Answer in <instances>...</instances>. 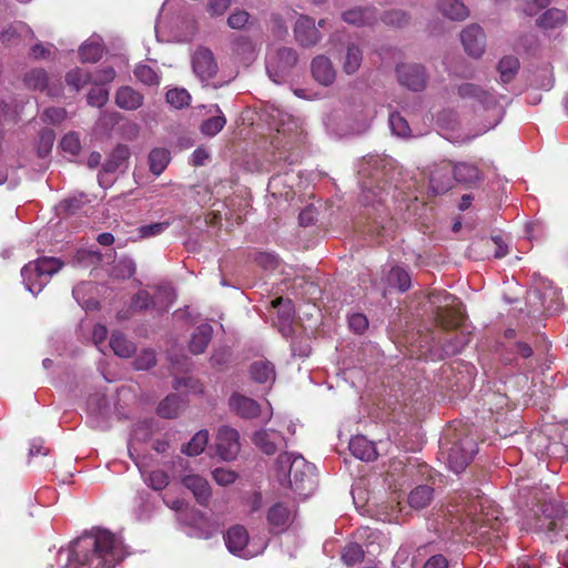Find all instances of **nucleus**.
<instances>
[{
  "label": "nucleus",
  "mask_w": 568,
  "mask_h": 568,
  "mask_svg": "<svg viewBox=\"0 0 568 568\" xmlns=\"http://www.w3.org/2000/svg\"><path fill=\"white\" fill-rule=\"evenodd\" d=\"M343 20L356 27L371 26L377 21V11L372 7L351 9L343 13Z\"/></svg>",
  "instance_id": "obj_24"
},
{
  "label": "nucleus",
  "mask_w": 568,
  "mask_h": 568,
  "mask_svg": "<svg viewBox=\"0 0 568 568\" xmlns=\"http://www.w3.org/2000/svg\"><path fill=\"white\" fill-rule=\"evenodd\" d=\"M102 52L101 45L97 42L85 43L79 49V55L83 62L94 63L99 61L102 57Z\"/></svg>",
  "instance_id": "obj_48"
},
{
  "label": "nucleus",
  "mask_w": 568,
  "mask_h": 568,
  "mask_svg": "<svg viewBox=\"0 0 568 568\" xmlns=\"http://www.w3.org/2000/svg\"><path fill=\"white\" fill-rule=\"evenodd\" d=\"M498 72L503 83H509L519 69V60L514 55L504 57L498 63Z\"/></svg>",
  "instance_id": "obj_37"
},
{
  "label": "nucleus",
  "mask_w": 568,
  "mask_h": 568,
  "mask_svg": "<svg viewBox=\"0 0 568 568\" xmlns=\"http://www.w3.org/2000/svg\"><path fill=\"white\" fill-rule=\"evenodd\" d=\"M173 387L176 390L185 388L187 390V393H192V394H200L203 392V387H202V384L200 383V381L194 377H191V376L175 378L174 383H173Z\"/></svg>",
  "instance_id": "obj_53"
},
{
  "label": "nucleus",
  "mask_w": 568,
  "mask_h": 568,
  "mask_svg": "<svg viewBox=\"0 0 568 568\" xmlns=\"http://www.w3.org/2000/svg\"><path fill=\"white\" fill-rule=\"evenodd\" d=\"M248 23V12L236 10L227 18V26L232 29L241 30Z\"/></svg>",
  "instance_id": "obj_61"
},
{
  "label": "nucleus",
  "mask_w": 568,
  "mask_h": 568,
  "mask_svg": "<svg viewBox=\"0 0 568 568\" xmlns=\"http://www.w3.org/2000/svg\"><path fill=\"white\" fill-rule=\"evenodd\" d=\"M109 99V91L102 85L93 87L87 97L88 103L92 106L101 108L103 106Z\"/></svg>",
  "instance_id": "obj_51"
},
{
  "label": "nucleus",
  "mask_w": 568,
  "mask_h": 568,
  "mask_svg": "<svg viewBox=\"0 0 568 568\" xmlns=\"http://www.w3.org/2000/svg\"><path fill=\"white\" fill-rule=\"evenodd\" d=\"M156 358L152 349L142 351L139 356L134 359V367L138 371H146L155 366Z\"/></svg>",
  "instance_id": "obj_57"
},
{
  "label": "nucleus",
  "mask_w": 568,
  "mask_h": 568,
  "mask_svg": "<svg viewBox=\"0 0 568 568\" xmlns=\"http://www.w3.org/2000/svg\"><path fill=\"white\" fill-rule=\"evenodd\" d=\"M110 347L119 357L129 358L135 353V345L123 333L113 332L110 337Z\"/></svg>",
  "instance_id": "obj_30"
},
{
  "label": "nucleus",
  "mask_w": 568,
  "mask_h": 568,
  "mask_svg": "<svg viewBox=\"0 0 568 568\" xmlns=\"http://www.w3.org/2000/svg\"><path fill=\"white\" fill-rule=\"evenodd\" d=\"M213 328L210 324H201L199 325L190 341V352L194 355H199L205 352L209 343L212 339Z\"/></svg>",
  "instance_id": "obj_27"
},
{
  "label": "nucleus",
  "mask_w": 568,
  "mask_h": 568,
  "mask_svg": "<svg viewBox=\"0 0 568 568\" xmlns=\"http://www.w3.org/2000/svg\"><path fill=\"white\" fill-rule=\"evenodd\" d=\"M272 417V406L268 400L256 402L251 399V419H258L261 423L270 420Z\"/></svg>",
  "instance_id": "obj_46"
},
{
  "label": "nucleus",
  "mask_w": 568,
  "mask_h": 568,
  "mask_svg": "<svg viewBox=\"0 0 568 568\" xmlns=\"http://www.w3.org/2000/svg\"><path fill=\"white\" fill-rule=\"evenodd\" d=\"M387 194L385 183L381 185L379 182L374 179L362 182L361 201L364 205L382 203L386 200Z\"/></svg>",
  "instance_id": "obj_23"
},
{
  "label": "nucleus",
  "mask_w": 568,
  "mask_h": 568,
  "mask_svg": "<svg viewBox=\"0 0 568 568\" xmlns=\"http://www.w3.org/2000/svg\"><path fill=\"white\" fill-rule=\"evenodd\" d=\"M408 20L409 18L407 13L403 10H392L383 16V21L386 24L395 27H403L408 22Z\"/></svg>",
  "instance_id": "obj_59"
},
{
  "label": "nucleus",
  "mask_w": 568,
  "mask_h": 568,
  "mask_svg": "<svg viewBox=\"0 0 568 568\" xmlns=\"http://www.w3.org/2000/svg\"><path fill=\"white\" fill-rule=\"evenodd\" d=\"M389 125L394 134L405 138L410 134V128L405 118H403L398 112H393L389 114Z\"/></svg>",
  "instance_id": "obj_49"
},
{
  "label": "nucleus",
  "mask_w": 568,
  "mask_h": 568,
  "mask_svg": "<svg viewBox=\"0 0 568 568\" xmlns=\"http://www.w3.org/2000/svg\"><path fill=\"white\" fill-rule=\"evenodd\" d=\"M93 77L84 69L75 68L65 75V82L75 91L81 90L84 85L93 82Z\"/></svg>",
  "instance_id": "obj_41"
},
{
  "label": "nucleus",
  "mask_w": 568,
  "mask_h": 568,
  "mask_svg": "<svg viewBox=\"0 0 568 568\" xmlns=\"http://www.w3.org/2000/svg\"><path fill=\"white\" fill-rule=\"evenodd\" d=\"M485 33L477 24H470L460 33L465 51L474 58H479L485 50Z\"/></svg>",
  "instance_id": "obj_16"
},
{
  "label": "nucleus",
  "mask_w": 568,
  "mask_h": 568,
  "mask_svg": "<svg viewBox=\"0 0 568 568\" xmlns=\"http://www.w3.org/2000/svg\"><path fill=\"white\" fill-rule=\"evenodd\" d=\"M181 408V397L176 394H170L158 405L156 413L163 418H175L179 416Z\"/></svg>",
  "instance_id": "obj_34"
},
{
  "label": "nucleus",
  "mask_w": 568,
  "mask_h": 568,
  "mask_svg": "<svg viewBox=\"0 0 568 568\" xmlns=\"http://www.w3.org/2000/svg\"><path fill=\"white\" fill-rule=\"evenodd\" d=\"M363 62V52L358 45L355 43H349L346 47L345 54L342 58V68L343 71L352 75L356 73Z\"/></svg>",
  "instance_id": "obj_28"
},
{
  "label": "nucleus",
  "mask_w": 568,
  "mask_h": 568,
  "mask_svg": "<svg viewBox=\"0 0 568 568\" xmlns=\"http://www.w3.org/2000/svg\"><path fill=\"white\" fill-rule=\"evenodd\" d=\"M212 475L214 480L221 486L233 484L237 477L236 473L225 468H216Z\"/></svg>",
  "instance_id": "obj_63"
},
{
  "label": "nucleus",
  "mask_w": 568,
  "mask_h": 568,
  "mask_svg": "<svg viewBox=\"0 0 568 568\" xmlns=\"http://www.w3.org/2000/svg\"><path fill=\"white\" fill-rule=\"evenodd\" d=\"M216 452L224 460H232L240 452L239 434L235 429L224 426L216 435Z\"/></svg>",
  "instance_id": "obj_13"
},
{
  "label": "nucleus",
  "mask_w": 568,
  "mask_h": 568,
  "mask_svg": "<svg viewBox=\"0 0 568 568\" xmlns=\"http://www.w3.org/2000/svg\"><path fill=\"white\" fill-rule=\"evenodd\" d=\"M538 528L552 536L562 532L568 538V510L556 500L546 501L542 517L538 519Z\"/></svg>",
  "instance_id": "obj_6"
},
{
  "label": "nucleus",
  "mask_w": 568,
  "mask_h": 568,
  "mask_svg": "<svg viewBox=\"0 0 568 568\" xmlns=\"http://www.w3.org/2000/svg\"><path fill=\"white\" fill-rule=\"evenodd\" d=\"M311 72L314 80L324 87L333 84L336 79V70L332 61L322 54L312 60Z\"/></svg>",
  "instance_id": "obj_19"
},
{
  "label": "nucleus",
  "mask_w": 568,
  "mask_h": 568,
  "mask_svg": "<svg viewBox=\"0 0 568 568\" xmlns=\"http://www.w3.org/2000/svg\"><path fill=\"white\" fill-rule=\"evenodd\" d=\"M272 306L276 310L277 313V326L280 332L284 336H290L292 334V323L294 320L295 311L291 300L277 297L272 301Z\"/></svg>",
  "instance_id": "obj_18"
},
{
  "label": "nucleus",
  "mask_w": 568,
  "mask_h": 568,
  "mask_svg": "<svg viewBox=\"0 0 568 568\" xmlns=\"http://www.w3.org/2000/svg\"><path fill=\"white\" fill-rule=\"evenodd\" d=\"M364 558V550L361 545L351 542L346 545L342 551V560L347 566H354Z\"/></svg>",
  "instance_id": "obj_45"
},
{
  "label": "nucleus",
  "mask_w": 568,
  "mask_h": 568,
  "mask_svg": "<svg viewBox=\"0 0 568 568\" xmlns=\"http://www.w3.org/2000/svg\"><path fill=\"white\" fill-rule=\"evenodd\" d=\"M254 263L266 271L275 270L278 265V258L275 254L268 252H260L254 256Z\"/></svg>",
  "instance_id": "obj_58"
},
{
  "label": "nucleus",
  "mask_w": 568,
  "mask_h": 568,
  "mask_svg": "<svg viewBox=\"0 0 568 568\" xmlns=\"http://www.w3.org/2000/svg\"><path fill=\"white\" fill-rule=\"evenodd\" d=\"M28 88L43 91L48 85V73L44 69H32L24 75Z\"/></svg>",
  "instance_id": "obj_42"
},
{
  "label": "nucleus",
  "mask_w": 568,
  "mask_h": 568,
  "mask_svg": "<svg viewBox=\"0 0 568 568\" xmlns=\"http://www.w3.org/2000/svg\"><path fill=\"white\" fill-rule=\"evenodd\" d=\"M349 450L356 458L372 462L377 458V452L373 442L364 436H355L349 440Z\"/></svg>",
  "instance_id": "obj_26"
},
{
  "label": "nucleus",
  "mask_w": 568,
  "mask_h": 568,
  "mask_svg": "<svg viewBox=\"0 0 568 568\" xmlns=\"http://www.w3.org/2000/svg\"><path fill=\"white\" fill-rule=\"evenodd\" d=\"M136 271L135 262L130 257L121 258L114 266V273L116 277L130 278Z\"/></svg>",
  "instance_id": "obj_56"
},
{
  "label": "nucleus",
  "mask_w": 568,
  "mask_h": 568,
  "mask_svg": "<svg viewBox=\"0 0 568 568\" xmlns=\"http://www.w3.org/2000/svg\"><path fill=\"white\" fill-rule=\"evenodd\" d=\"M458 95L463 99H473L478 101L486 111H493L496 120L490 128H494L501 119L504 113L503 108L499 104L497 97L491 92L483 90L474 83H463L458 87Z\"/></svg>",
  "instance_id": "obj_8"
},
{
  "label": "nucleus",
  "mask_w": 568,
  "mask_h": 568,
  "mask_svg": "<svg viewBox=\"0 0 568 568\" xmlns=\"http://www.w3.org/2000/svg\"><path fill=\"white\" fill-rule=\"evenodd\" d=\"M434 497V489L427 485L417 486L408 496V504L414 509H423L429 505Z\"/></svg>",
  "instance_id": "obj_32"
},
{
  "label": "nucleus",
  "mask_w": 568,
  "mask_h": 568,
  "mask_svg": "<svg viewBox=\"0 0 568 568\" xmlns=\"http://www.w3.org/2000/svg\"><path fill=\"white\" fill-rule=\"evenodd\" d=\"M64 266V262L58 257L41 256L27 263L21 270V276L28 291L39 294Z\"/></svg>",
  "instance_id": "obj_3"
},
{
  "label": "nucleus",
  "mask_w": 568,
  "mask_h": 568,
  "mask_svg": "<svg viewBox=\"0 0 568 568\" xmlns=\"http://www.w3.org/2000/svg\"><path fill=\"white\" fill-rule=\"evenodd\" d=\"M225 544L227 549L237 556H245L244 551L248 544V532L243 526L231 527L225 536Z\"/></svg>",
  "instance_id": "obj_22"
},
{
  "label": "nucleus",
  "mask_w": 568,
  "mask_h": 568,
  "mask_svg": "<svg viewBox=\"0 0 568 568\" xmlns=\"http://www.w3.org/2000/svg\"><path fill=\"white\" fill-rule=\"evenodd\" d=\"M566 20V13L560 9H549L544 12L537 20V23L541 28L554 29L564 24Z\"/></svg>",
  "instance_id": "obj_39"
},
{
  "label": "nucleus",
  "mask_w": 568,
  "mask_h": 568,
  "mask_svg": "<svg viewBox=\"0 0 568 568\" xmlns=\"http://www.w3.org/2000/svg\"><path fill=\"white\" fill-rule=\"evenodd\" d=\"M439 11L450 20L460 21L468 17L467 7L459 0H440Z\"/></svg>",
  "instance_id": "obj_29"
},
{
  "label": "nucleus",
  "mask_w": 568,
  "mask_h": 568,
  "mask_svg": "<svg viewBox=\"0 0 568 568\" xmlns=\"http://www.w3.org/2000/svg\"><path fill=\"white\" fill-rule=\"evenodd\" d=\"M296 41L305 48L315 45L322 38L311 17L301 16L294 26Z\"/></svg>",
  "instance_id": "obj_15"
},
{
  "label": "nucleus",
  "mask_w": 568,
  "mask_h": 568,
  "mask_svg": "<svg viewBox=\"0 0 568 568\" xmlns=\"http://www.w3.org/2000/svg\"><path fill=\"white\" fill-rule=\"evenodd\" d=\"M454 168L449 162L435 165L430 172L429 185L434 193H445L453 186Z\"/></svg>",
  "instance_id": "obj_17"
},
{
  "label": "nucleus",
  "mask_w": 568,
  "mask_h": 568,
  "mask_svg": "<svg viewBox=\"0 0 568 568\" xmlns=\"http://www.w3.org/2000/svg\"><path fill=\"white\" fill-rule=\"evenodd\" d=\"M171 155L170 151L164 148H155L149 154L150 171L159 176L166 169L170 163Z\"/></svg>",
  "instance_id": "obj_33"
},
{
  "label": "nucleus",
  "mask_w": 568,
  "mask_h": 568,
  "mask_svg": "<svg viewBox=\"0 0 568 568\" xmlns=\"http://www.w3.org/2000/svg\"><path fill=\"white\" fill-rule=\"evenodd\" d=\"M60 146L63 152L69 153L71 155H77L81 151V143L79 135L74 132L67 133L61 142Z\"/></svg>",
  "instance_id": "obj_54"
},
{
  "label": "nucleus",
  "mask_w": 568,
  "mask_h": 568,
  "mask_svg": "<svg viewBox=\"0 0 568 568\" xmlns=\"http://www.w3.org/2000/svg\"><path fill=\"white\" fill-rule=\"evenodd\" d=\"M170 222H158L148 225H142L138 229L140 239H148L162 234L169 226Z\"/></svg>",
  "instance_id": "obj_55"
},
{
  "label": "nucleus",
  "mask_w": 568,
  "mask_h": 568,
  "mask_svg": "<svg viewBox=\"0 0 568 568\" xmlns=\"http://www.w3.org/2000/svg\"><path fill=\"white\" fill-rule=\"evenodd\" d=\"M217 112L220 114L212 115L201 123L200 131L203 135L215 136L226 124V119L220 109H217Z\"/></svg>",
  "instance_id": "obj_40"
},
{
  "label": "nucleus",
  "mask_w": 568,
  "mask_h": 568,
  "mask_svg": "<svg viewBox=\"0 0 568 568\" xmlns=\"http://www.w3.org/2000/svg\"><path fill=\"white\" fill-rule=\"evenodd\" d=\"M432 303H439L436 311V322L445 329H450L462 325L464 321V310L458 298L447 292L432 295Z\"/></svg>",
  "instance_id": "obj_5"
},
{
  "label": "nucleus",
  "mask_w": 568,
  "mask_h": 568,
  "mask_svg": "<svg viewBox=\"0 0 568 568\" xmlns=\"http://www.w3.org/2000/svg\"><path fill=\"white\" fill-rule=\"evenodd\" d=\"M265 112L268 125L280 134L286 135L297 126L292 116L277 106L271 105Z\"/></svg>",
  "instance_id": "obj_21"
},
{
  "label": "nucleus",
  "mask_w": 568,
  "mask_h": 568,
  "mask_svg": "<svg viewBox=\"0 0 568 568\" xmlns=\"http://www.w3.org/2000/svg\"><path fill=\"white\" fill-rule=\"evenodd\" d=\"M298 60L293 48L281 47L271 49L266 55V72L275 83L284 82L291 74Z\"/></svg>",
  "instance_id": "obj_4"
},
{
  "label": "nucleus",
  "mask_w": 568,
  "mask_h": 568,
  "mask_svg": "<svg viewBox=\"0 0 568 568\" xmlns=\"http://www.w3.org/2000/svg\"><path fill=\"white\" fill-rule=\"evenodd\" d=\"M387 283L389 286L397 287L400 292H405L410 287V276L405 268L395 266L392 267L387 274Z\"/></svg>",
  "instance_id": "obj_38"
},
{
  "label": "nucleus",
  "mask_w": 568,
  "mask_h": 568,
  "mask_svg": "<svg viewBox=\"0 0 568 568\" xmlns=\"http://www.w3.org/2000/svg\"><path fill=\"white\" fill-rule=\"evenodd\" d=\"M145 483L154 490H163L169 485V476L164 470H152L145 477Z\"/></svg>",
  "instance_id": "obj_50"
},
{
  "label": "nucleus",
  "mask_w": 568,
  "mask_h": 568,
  "mask_svg": "<svg viewBox=\"0 0 568 568\" xmlns=\"http://www.w3.org/2000/svg\"><path fill=\"white\" fill-rule=\"evenodd\" d=\"M165 99L175 109H183L191 102V95L185 89H171L166 92Z\"/></svg>",
  "instance_id": "obj_44"
},
{
  "label": "nucleus",
  "mask_w": 568,
  "mask_h": 568,
  "mask_svg": "<svg viewBox=\"0 0 568 568\" xmlns=\"http://www.w3.org/2000/svg\"><path fill=\"white\" fill-rule=\"evenodd\" d=\"M209 443V432L202 429L197 432L191 440L182 446V453L187 456H197L204 452Z\"/></svg>",
  "instance_id": "obj_36"
},
{
  "label": "nucleus",
  "mask_w": 568,
  "mask_h": 568,
  "mask_svg": "<svg viewBox=\"0 0 568 568\" xmlns=\"http://www.w3.org/2000/svg\"><path fill=\"white\" fill-rule=\"evenodd\" d=\"M192 68L202 82L214 78L219 69L213 52L205 47H200L194 51L192 55Z\"/></svg>",
  "instance_id": "obj_11"
},
{
  "label": "nucleus",
  "mask_w": 568,
  "mask_h": 568,
  "mask_svg": "<svg viewBox=\"0 0 568 568\" xmlns=\"http://www.w3.org/2000/svg\"><path fill=\"white\" fill-rule=\"evenodd\" d=\"M229 405L231 410L239 416L243 418L248 417V398L245 396L234 393L229 400Z\"/></svg>",
  "instance_id": "obj_52"
},
{
  "label": "nucleus",
  "mask_w": 568,
  "mask_h": 568,
  "mask_svg": "<svg viewBox=\"0 0 568 568\" xmlns=\"http://www.w3.org/2000/svg\"><path fill=\"white\" fill-rule=\"evenodd\" d=\"M130 158V150L126 145L119 144L114 148L109 159L103 164V171L113 173Z\"/></svg>",
  "instance_id": "obj_35"
},
{
  "label": "nucleus",
  "mask_w": 568,
  "mask_h": 568,
  "mask_svg": "<svg viewBox=\"0 0 568 568\" xmlns=\"http://www.w3.org/2000/svg\"><path fill=\"white\" fill-rule=\"evenodd\" d=\"M396 74L398 82L412 91L418 92L426 87L427 75L424 67L419 64H399Z\"/></svg>",
  "instance_id": "obj_12"
},
{
  "label": "nucleus",
  "mask_w": 568,
  "mask_h": 568,
  "mask_svg": "<svg viewBox=\"0 0 568 568\" xmlns=\"http://www.w3.org/2000/svg\"><path fill=\"white\" fill-rule=\"evenodd\" d=\"M143 101V94L128 85L121 87L115 93V103L123 110H138Z\"/></svg>",
  "instance_id": "obj_25"
},
{
  "label": "nucleus",
  "mask_w": 568,
  "mask_h": 568,
  "mask_svg": "<svg viewBox=\"0 0 568 568\" xmlns=\"http://www.w3.org/2000/svg\"><path fill=\"white\" fill-rule=\"evenodd\" d=\"M135 78L145 85H158L160 83V75L156 71L148 64L140 63L133 71Z\"/></svg>",
  "instance_id": "obj_43"
},
{
  "label": "nucleus",
  "mask_w": 568,
  "mask_h": 568,
  "mask_svg": "<svg viewBox=\"0 0 568 568\" xmlns=\"http://www.w3.org/2000/svg\"><path fill=\"white\" fill-rule=\"evenodd\" d=\"M273 477L278 485L288 489L286 496L294 500H305L316 489V467L308 463L302 455L294 453H281L273 466Z\"/></svg>",
  "instance_id": "obj_2"
},
{
  "label": "nucleus",
  "mask_w": 568,
  "mask_h": 568,
  "mask_svg": "<svg viewBox=\"0 0 568 568\" xmlns=\"http://www.w3.org/2000/svg\"><path fill=\"white\" fill-rule=\"evenodd\" d=\"M477 453V444L474 438L466 436L458 442L453 443L447 448L446 460L448 467L454 473L463 471L471 462Z\"/></svg>",
  "instance_id": "obj_7"
},
{
  "label": "nucleus",
  "mask_w": 568,
  "mask_h": 568,
  "mask_svg": "<svg viewBox=\"0 0 568 568\" xmlns=\"http://www.w3.org/2000/svg\"><path fill=\"white\" fill-rule=\"evenodd\" d=\"M55 140V133L51 129H42L39 133V141H38V155L40 158H45L50 154L53 142Z\"/></svg>",
  "instance_id": "obj_47"
},
{
  "label": "nucleus",
  "mask_w": 568,
  "mask_h": 568,
  "mask_svg": "<svg viewBox=\"0 0 568 568\" xmlns=\"http://www.w3.org/2000/svg\"><path fill=\"white\" fill-rule=\"evenodd\" d=\"M296 505L286 503H276L267 511V523L273 532L285 531L293 523L296 516Z\"/></svg>",
  "instance_id": "obj_10"
},
{
  "label": "nucleus",
  "mask_w": 568,
  "mask_h": 568,
  "mask_svg": "<svg viewBox=\"0 0 568 568\" xmlns=\"http://www.w3.org/2000/svg\"><path fill=\"white\" fill-rule=\"evenodd\" d=\"M115 542V536L104 529L84 534L71 544L64 568H113Z\"/></svg>",
  "instance_id": "obj_1"
},
{
  "label": "nucleus",
  "mask_w": 568,
  "mask_h": 568,
  "mask_svg": "<svg viewBox=\"0 0 568 568\" xmlns=\"http://www.w3.org/2000/svg\"><path fill=\"white\" fill-rule=\"evenodd\" d=\"M275 378L274 364L264 355L251 352V382L258 384L264 393L272 388Z\"/></svg>",
  "instance_id": "obj_9"
},
{
  "label": "nucleus",
  "mask_w": 568,
  "mask_h": 568,
  "mask_svg": "<svg viewBox=\"0 0 568 568\" xmlns=\"http://www.w3.org/2000/svg\"><path fill=\"white\" fill-rule=\"evenodd\" d=\"M233 0H209L206 10L211 17H220L226 12Z\"/></svg>",
  "instance_id": "obj_62"
},
{
  "label": "nucleus",
  "mask_w": 568,
  "mask_h": 568,
  "mask_svg": "<svg viewBox=\"0 0 568 568\" xmlns=\"http://www.w3.org/2000/svg\"><path fill=\"white\" fill-rule=\"evenodd\" d=\"M252 440L265 455H274L281 447L287 446L285 437L275 429H262L255 432Z\"/></svg>",
  "instance_id": "obj_14"
},
{
  "label": "nucleus",
  "mask_w": 568,
  "mask_h": 568,
  "mask_svg": "<svg viewBox=\"0 0 568 568\" xmlns=\"http://www.w3.org/2000/svg\"><path fill=\"white\" fill-rule=\"evenodd\" d=\"M67 118V111L63 108H48L42 114V120L51 124H59Z\"/></svg>",
  "instance_id": "obj_60"
},
{
  "label": "nucleus",
  "mask_w": 568,
  "mask_h": 568,
  "mask_svg": "<svg viewBox=\"0 0 568 568\" xmlns=\"http://www.w3.org/2000/svg\"><path fill=\"white\" fill-rule=\"evenodd\" d=\"M182 484L192 491L196 501L206 506L211 499V487L207 480L199 475H186L182 479Z\"/></svg>",
  "instance_id": "obj_20"
},
{
  "label": "nucleus",
  "mask_w": 568,
  "mask_h": 568,
  "mask_svg": "<svg viewBox=\"0 0 568 568\" xmlns=\"http://www.w3.org/2000/svg\"><path fill=\"white\" fill-rule=\"evenodd\" d=\"M348 325L353 332L362 334L366 331L368 326V321L365 315L361 313H355L348 317Z\"/></svg>",
  "instance_id": "obj_64"
},
{
  "label": "nucleus",
  "mask_w": 568,
  "mask_h": 568,
  "mask_svg": "<svg viewBox=\"0 0 568 568\" xmlns=\"http://www.w3.org/2000/svg\"><path fill=\"white\" fill-rule=\"evenodd\" d=\"M481 179L479 169L470 163L460 162L454 166V180L459 183L473 184Z\"/></svg>",
  "instance_id": "obj_31"
}]
</instances>
